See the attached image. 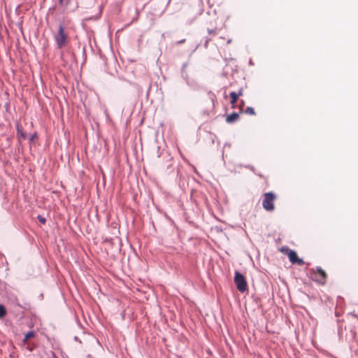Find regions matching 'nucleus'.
Listing matches in <instances>:
<instances>
[{
  "mask_svg": "<svg viewBox=\"0 0 358 358\" xmlns=\"http://www.w3.org/2000/svg\"><path fill=\"white\" fill-rule=\"evenodd\" d=\"M264 199L262 201V206L263 208L268 212H272L274 210V201L276 198V196L274 193L269 192H266L263 195Z\"/></svg>",
  "mask_w": 358,
  "mask_h": 358,
  "instance_id": "nucleus-1",
  "label": "nucleus"
},
{
  "mask_svg": "<svg viewBox=\"0 0 358 358\" xmlns=\"http://www.w3.org/2000/svg\"><path fill=\"white\" fill-rule=\"evenodd\" d=\"M54 38L58 48H63L67 43V34L64 32V26L59 24L58 31L54 36Z\"/></svg>",
  "mask_w": 358,
  "mask_h": 358,
  "instance_id": "nucleus-2",
  "label": "nucleus"
},
{
  "mask_svg": "<svg viewBox=\"0 0 358 358\" xmlns=\"http://www.w3.org/2000/svg\"><path fill=\"white\" fill-rule=\"evenodd\" d=\"M234 282L238 290L244 292L247 289V282L245 276L238 271L235 272Z\"/></svg>",
  "mask_w": 358,
  "mask_h": 358,
  "instance_id": "nucleus-3",
  "label": "nucleus"
},
{
  "mask_svg": "<svg viewBox=\"0 0 358 358\" xmlns=\"http://www.w3.org/2000/svg\"><path fill=\"white\" fill-rule=\"evenodd\" d=\"M312 278L320 284H324L327 278L325 271L320 266H317L315 271L314 269H312Z\"/></svg>",
  "mask_w": 358,
  "mask_h": 358,
  "instance_id": "nucleus-4",
  "label": "nucleus"
},
{
  "mask_svg": "<svg viewBox=\"0 0 358 358\" xmlns=\"http://www.w3.org/2000/svg\"><path fill=\"white\" fill-rule=\"evenodd\" d=\"M286 250L288 251L287 256L292 264H297L300 266L303 264V260L298 257L297 253L294 250H289L287 248Z\"/></svg>",
  "mask_w": 358,
  "mask_h": 358,
  "instance_id": "nucleus-5",
  "label": "nucleus"
},
{
  "mask_svg": "<svg viewBox=\"0 0 358 358\" xmlns=\"http://www.w3.org/2000/svg\"><path fill=\"white\" fill-rule=\"evenodd\" d=\"M17 135L20 141L25 140L27 138L26 134L23 131L22 127L19 124H16Z\"/></svg>",
  "mask_w": 358,
  "mask_h": 358,
  "instance_id": "nucleus-6",
  "label": "nucleus"
},
{
  "mask_svg": "<svg viewBox=\"0 0 358 358\" xmlns=\"http://www.w3.org/2000/svg\"><path fill=\"white\" fill-rule=\"evenodd\" d=\"M238 113L234 112L231 114L227 115L226 118V122L229 124L233 123L238 119Z\"/></svg>",
  "mask_w": 358,
  "mask_h": 358,
  "instance_id": "nucleus-7",
  "label": "nucleus"
},
{
  "mask_svg": "<svg viewBox=\"0 0 358 358\" xmlns=\"http://www.w3.org/2000/svg\"><path fill=\"white\" fill-rule=\"evenodd\" d=\"M230 96L231 98V103L232 105L235 104L236 103V101H237V100H238L239 96H238V94L235 92H231L230 93Z\"/></svg>",
  "mask_w": 358,
  "mask_h": 358,
  "instance_id": "nucleus-8",
  "label": "nucleus"
},
{
  "mask_svg": "<svg viewBox=\"0 0 358 358\" xmlns=\"http://www.w3.org/2000/svg\"><path fill=\"white\" fill-rule=\"evenodd\" d=\"M6 314V310L5 307L0 304V318L3 317Z\"/></svg>",
  "mask_w": 358,
  "mask_h": 358,
  "instance_id": "nucleus-9",
  "label": "nucleus"
},
{
  "mask_svg": "<svg viewBox=\"0 0 358 358\" xmlns=\"http://www.w3.org/2000/svg\"><path fill=\"white\" fill-rule=\"evenodd\" d=\"M245 113H247V114L251 115H255V110L252 107H247L245 110Z\"/></svg>",
  "mask_w": 358,
  "mask_h": 358,
  "instance_id": "nucleus-10",
  "label": "nucleus"
},
{
  "mask_svg": "<svg viewBox=\"0 0 358 358\" xmlns=\"http://www.w3.org/2000/svg\"><path fill=\"white\" fill-rule=\"evenodd\" d=\"M34 335H35L34 331H29L25 334L24 339H29V338L34 337Z\"/></svg>",
  "mask_w": 358,
  "mask_h": 358,
  "instance_id": "nucleus-11",
  "label": "nucleus"
},
{
  "mask_svg": "<svg viewBox=\"0 0 358 358\" xmlns=\"http://www.w3.org/2000/svg\"><path fill=\"white\" fill-rule=\"evenodd\" d=\"M186 66H187V64H183L182 68V76L183 78H185L186 79V80H187V75L185 76V73H184L185 69L186 68ZM187 83L188 84V81H187Z\"/></svg>",
  "mask_w": 358,
  "mask_h": 358,
  "instance_id": "nucleus-12",
  "label": "nucleus"
},
{
  "mask_svg": "<svg viewBox=\"0 0 358 358\" xmlns=\"http://www.w3.org/2000/svg\"><path fill=\"white\" fill-rule=\"evenodd\" d=\"M38 220L42 224H45L46 222V219L40 215L38 216Z\"/></svg>",
  "mask_w": 358,
  "mask_h": 358,
  "instance_id": "nucleus-13",
  "label": "nucleus"
},
{
  "mask_svg": "<svg viewBox=\"0 0 358 358\" xmlns=\"http://www.w3.org/2000/svg\"><path fill=\"white\" fill-rule=\"evenodd\" d=\"M37 134L36 133H34L32 135H31V136L29 137V141L31 143V142H34V141L37 138Z\"/></svg>",
  "mask_w": 358,
  "mask_h": 358,
  "instance_id": "nucleus-14",
  "label": "nucleus"
},
{
  "mask_svg": "<svg viewBox=\"0 0 358 358\" xmlns=\"http://www.w3.org/2000/svg\"><path fill=\"white\" fill-rule=\"evenodd\" d=\"M236 94H238V96H242L243 95V90L240 89L238 92Z\"/></svg>",
  "mask_w": 358,
  "mask_h": 358,
  "instance_id": "nucleus-15",
  "label": "nucleus"
},
{
  "mask_svg": "<svg viewBox=\"0 0 358 358\" xmlns=\"http://www.w3.org/2000/svg\"><path fill=\"white\" fill-rule=\"evenodd\" d=\"M185 41V39H182L180 41H178L176 42L177 44H181L183 43Z\"/></svg>",
  "mask_w": 358,
  "mask_h": 358,
  "instance_id": "nucleus-16",
  "label": "nucleus"
},
{
  "mask_svg": "<svg viewBox=\"0 0 358 358\" xmlns=\"http://www.w3.org/2000/svg\"><path fill=\"white\" fill-rule=\"evenodd\" d=\"M208 32L209 34H213V33H214V32H215V29H208Z\"/></svg>",
  "mask_w": 358,
  "mask_h": 358,
  "instance_id": "nucleus-17",
  "label": "nucleus"
},
{
  "mask_svg": "<svg viewBox=\"0 0 358 358\" xmlns=\"http://www.w3.org/2000/svg\"><path fill=\"white\" fill-rule=\"evenodd\" d=\"M208 41H209V40H208V39H207V40L206 41V43H205V47H206H206H207V45H208Z\"/></svg>",
  "mask_w": 358,
  "mask_h": 358,
  "instance_id": "nucleus-18",
  "label": "nucleus"
},
{
  "mask_svg": "<svg viewBox=\"0 0 358 358\" xmlns=\"http://www.w3.org/2000/svg\"><path fill=\"white\" fill-rule=\"evenodd\" d=\"M249 65H253V63H252V59H250V60L249 61Z\"/></svg>",
  "mask_w": 358,
  "mask_h": 358,
  "instance_id": "nucleus-19",
  "label": "nucleus"
},
{
  "mask_svg": "<svg viewBox=\"0 0 358 358\" xmlns=\"http://www.w3.org/2000/svg\"><path fill=\"white\" fill-rule=\"evenodd\" d=\"M231 42V39H229V40L227 41V43H230Z\"/></svg>",
  "mask_w": 358,
  "mask_h": 358,
  "instance_id": "nucleus-20",
  "label": "nucleus"
},
{
  "mask_svg": "<svg viewBox=\"0 0 358 358\" xmlns=\"http://www.w3.org/2000/svg\"><path fill=\"white\" fill-rule=\"evenodd\" d=\"M60 3H62L63 2V0H59Z\"/></svg>",
  "mask_w": 358,
  "mask_h": 358,
  "instance_id": "nucleus-21",
  "label": "nucleus"
}]
</instances>
